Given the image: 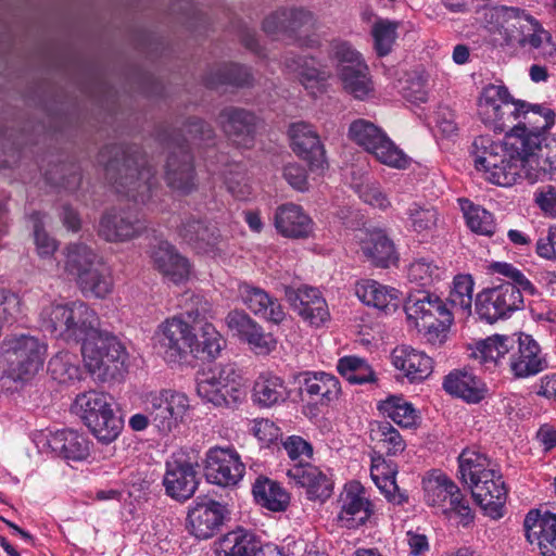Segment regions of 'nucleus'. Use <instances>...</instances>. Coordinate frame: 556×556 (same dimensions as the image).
Listing matches in <instances>:
<instances>
[{
	"label": "nucleus",
	"instance_id": "obj_1",
	"mask_svg": "<svg viewBox=\"0 0 556 556\" xmlns=\"http://www.w3.org/2000/svg\"><path fill=\"white\" fill-rule=\"evenodd\" d=\"M481 121L498 132L508 134V144L519 151H529L546 141V131L555 124V113L547 106L514 100L508 89L488 85L478 101Z\"/></svg>",
	"mask_w": 556,
	"mask_h": 556
},
{
	"label": "nucleus",
	"instance_id": "obj_2",
	"mask_svg": "<svg viewBox=\"0 0 556 556\" xmlns=\"http://www.w3.org/2000/svg\"><path fill=\"white\" fill-rule=\"evenodd\" d=\"M104 167L105 177L117 193L146 203L156 187L155 169L137 146H106L98 155Z\"/></svg>",
	"mask_w": 556,
	"mask_h": 556
},
{
	"label": "nucleus",
	"instance_id": "obj_3",
	"mask_svg": "<svg viewBox=\"0 0 556 556\" xmlns=\"http://www.w3.org/2000/svg\"><path fill=\"white\" fill-rule=\"evenodd\" d=\"M213 137L211 125L199 118L190 119L178 134L168 135L166 140L170 151L165 166V179L172 189L188 193L195 186L193 157L186 142L208 143Z\"/></svg>",
	"mask_w": 556,
	"mask_h": 556
},
{
	"label": "nucleus",
	"instance_id": "obj_4",
	"mask_svg": "<svg viewBox=\"0 0 556 556\" xmlns=\"http://www.w3.org/2000/svg\"><path fill=\"white\" fill-rule=\"evenodd\" d=\"M41 328L55 338L81 344L94 333L98 317L93 309L81 301L50 303L40 312Z\"/></svg>",
	"mask_w": 556,
	"mask_h": 556
},
{
	"label": "nucleus",
	"instance_id": "obj_5",
	"mask_svg": "<svg viewBox=\"0 0 556 556\" xmlns=\"http://www.w3.org/2000/svg\"><path fill=\"white\" fill-rule=\"evenodd\" d=\"M404 309L408 320L421 331L427 341L433 345L442 344L453 324L452 309L439 295L428 291L409 293Z\"/></svg>",
	"mask_w": 556,
	"mask_h": 556
},
{
	"label": "nucleus",
	"instance_id": "obj_6",
	"mask_svg": "<svg viewBox=\"0 0 556 556\" xmlns=\"http://www.w3.org/2000/svg\"><path fill=\"white\" fill-rule=\"evenodd\" d=\"M501 34L508 46L529 47L543 58L553 56L556 53L551 34L525 10L513 7L503 8Z\"/></svg>",
	"mask_w": 556,
	"mask_h": 556
},
{
	"label": "nucleus",
	"instance_id": "obj_7",
	"mask_svg": "<svg viewBox=\"0 0 556 556\" xmlns=\"http://www.w3.org/2000/svg\"><path fill=\"white\" fill-rule=\"evenodd\" d=\"M81 355L88 371L100 380L115 377L128 358L124 344L115 336L99 331L98 327L81 344Z\"/></svg>",
	"mask_w": 556,
	"mask_h": 556
},
{
	"label": "nucleus",
	"instance_id": "obj_8",
	"mask_svg": "<svg viewBox=\"0 0 556 556\" xmlns=\"http://www.w3.org/2000/svg\"><path fill=\"white\" fill-rule=\"evenodd\" d=\"M197 393L217 407H231L245 397V388L233 364L216 365L197 378Z\"/></svg>",
	"mask_w": 556,
	"mask_h": 556
},
{
	"label": "nucleus",
	"instance_id": "obj_9",
	"mask_svg": "<svg viewBox=\"0 0 556 556\" xmlns=\"http://www.w3.org/2000/svg\"><path fill=\"white\" fill-rule=\"evenodd\" d=\"M349 138L382 164L396 168H403L407 164L402 150L370 121L359 118L352 122L349 127Z\"/></svg>",
	"mask_w": 556,
	"mask_h": 556
},
{
	"label": "nucleus",
	"instance_id": "obj_10",
	"mask_svg": "<svg viewBox=\"0 0 556 556\" xmlns=\"http://www.w3.org/2000/svg\"><path fill=\"white\" fill-rule=\"evenodd\" d=\"M156 353L166 363H180L194 352L195 333L180 317L165 319L154 333Z\"/></svg>",
	"mask_w": 556,
	"mask_h": 556
},
{
	"label": "nucleus",
	"instance_id": "obj_11",
	"mask_svg": "<svg viewBox=\"0 0 556 556\" xmlns=\"http://www.w3.org/2000/svg\"><path fill=\"white\" fill-rule=\"evenodd\" d=\"M422 485L428 505L458 514L464 525L472 521L473 516L468 501L446 475L433 471L422 480Z\"/></svg>",
	"mask_w": 556,
	"mask_h": 556
},
{
	"label": "nucleus",
	"instance_id": "obj_12",
	"mask_svg": "<svg viewBox=\"0 0 556 556\" xmlns=\"http://www.w3.org/2000/svg\"><path fill=\"white\" fill-rule=\"evenodd\" d=\"M476 313L488 324L508 318L514 312L521 309L523 298L519 288L513 283H501L478 293Z\"/></svg>",
	"mask_w": 556,
	"mask_h": 556
},
{
	"label": "nucleus",
	"instance_id": "obj_13",
	"mask_svg": "<svg viewBox=\"0 0 556 556\" xmlns=\"http://www.w3.org/2000/svg\"><path fill=\"white\" fill-rule=\"evenodd\" d=\"M2 346L13 366L15 380H28L42 368L46 346L35 337L22 334L5 338Z\"/></svg>",
	"mask_w": 556,
	"mask_h": 556
},
{
	"label": "nucleus",
	"instance_id": "obj_14",
	"mask_svg": "<svg viewBox=\"0 0 556 556\" xmlns=\"http://www.w3.org/2000/svg\"><path fill=\"white\" fill-rule=\"evenodd\" d=\"M147 405L151 424L163 433L170 432L182 422L190 407L187 395L175 390L150 393Z\"/></svg>",
	"mask_w": 556,
	"mask_h": 556
},
{
	"label": "nucleus",
	"instance_id": "obj_15",
	"mask_svg": "<svg viewBox=\"0 0 556 556\" xmlns=\"http://www.w3.org/2000/svg\"><path fill=\"white\" fill-rule=\"evenodd\" d=\"M245 466L232 447H211L205 455L206 480L220 486H233L243 477Z\"/></svg>",
	"mask_w": 556,
	"mask_h": 556
},
{
	"label": "nucleus",
	"instance_id": "obj_16",
	"mask_svg": "<svg viewBox=\"0 0 556 556\" xmlns=\"http://www.w3.org/2000/svg\"><path fill=\"white\" fill-rule=\"evenodd\" d=\"M147 228L146 220L135 210L111 208L101 217L98 233L111 242L131 240Z\"/></svg>",
	"mask_w": 556,
	"mask_h": 556
},
{
	"label": "nucleus",
	"instance_id": "obj_17",
	"mask_svg": "<svg viewBox=\"0 0 556 556\" xmlns=\"http://www.w3.org/2000/svg\"><path fill=\"white\" fill-rule=\"evenodd\" d=\"M227 513L225 505L214 500L198 497L188 511V528L195 538L210 539L219 531Z\"/></svg>",
	"mask_w": 556,
	"mask_h": 556
},
{
	"label": "nucleus",
	"instance_id": "obj_18",
	"mask_svg": "<svg viewBox=\"0 0 556 556\" xmlns=\"http://www.w3.org/2000/svg\"><path fill=\"white\" fill-rule=\"evenodd\" d=\"M526 538L543 556H556V513L530 510L523 521Z\"/></svg>",
	"mask_w": 556,
	"mask_h": 556
},
{
	"label": "nucleus",
	"instance_id": "obj_19",
	"mask_svg": "<svg viewBox=\"0 0 556 556\" xmlns=\"http://www.w3.org/2000/svg\"><path fill=\"white\" fill-rule=\"evenodd\" d=\"M286 298L294 312L312 326L318 327L329 317L327 303L316 288L303 286L293 289L287 287Z\"/></svg>",
	"mask_w": 556,
	"mask_h": 556
},
{
	"label": "nucleus",
	"instance_id": "obj_20",
	"mask_svg": "<svg viewBox=\"0 0 556 556\" xmlns=\"http://www.w3.org/2000/svg\"><path fill=\"white\" fill-rule=\"evenodd\" d=\"M340 503L338 521L343 528L356 529L363 526L371 515V504L358 482L353 481L345 485Z\"/></svg>",
	"mask_w": 556,
	"mask_h": 556
},
{
	"label": "nucleus",
	"instance_id": "obj_21",
	"mask_svg": "<svg viewBox=\"0 0 556 556\" xmlns=\"http://www.w3.org/2000/svg\"><path fill=\"white\" fill-rule=\"evenodd\" d=\"M217 121L224 132L237 146L250 147L253 143L257 125V117L253 112L227 106L219 112Z\"/></svg>",
	"mask_w": 556,
	"mask_h": 556
},
{
	"label": "nucleus",
	"instance_id": "obj_22",
	"mask_svg": "<svg viewBox=\"0 0 556 556\" xmlns=\"http://www.w3.org/2000/svg\"><path fill=\"white\" fill-rule=\"evenodd\" d=\"M472 497L492 518L502 516L507 490L503 477L496 470L485 472L484 476L470 486Z\"/></svg>",
	"mask_w": 556,
	"mask_h": 556
},
{
	"label": "nucleus",
	"instance_id": "obj_23",
	"mask_svg": "<svg viewBox=\"0 0 556 556\" xmlns=\"http://www.w3.org/2000/svg\"><path fill=\"white\" fill-rule=\"evenodd\" d=\"M163 484L170 497L179 501L190 498L198 486L197 471L193 465L187 460L172 458L166 463Z\"/></svg>",
	"mask_w": 556,
	"mask_h": 556
},
{
	"label": "nucleus",
	"instance_id": "obj_24",
	"mask_svg": "<svg viewBox=\"0 0 556 556\" xmlns=\"http://www.w3.org/2000/svg\"><path fill=\"white\" fill-rule=\"evenodd\" d=\"M238 296L254 315L265 318L273 324L278 325L286 318V313L280 302L260 287L248 282H240L238 286Z\"/></svg>",
	"mask_w": 556,
	"mask_h": 556
},
{
	"label": "nucleus",
	"instance_id": "obj_25",
	"mask_svg": "<svg viewBox=\"0 0 556 556\" xmlns=\"http://www.w3.org/2000/svg\"><path fill=\"white\" fill-rule=\"evenodd\" d=\"M153 266L164 278L173 283H181L188 280L190 263L177 249L167 241H160L151 252Z\"/></svg>",
	"mask_w": 556,
	"mask_h": 556
},
{
	"label": "nucleus",
	"instance_id": "obj_26",
	"mask_svg": "<svg viewBox=\"0 0 556 556\" xmlns=\"http://www.w3.org/2000/svg\"><path fill=\"white\" fill-rule=\"evenodd\" d=\"M226 325L235 336L247 341L260 353H269L276 346V340L264 333L262 327L243 311H231L226 316Z\"/></svg>",
	"mask_w": 556,
	"mask_h": 556
},
{
	"label": "nucleus",
	"instance_id": "obj_27",
	"mask_svg": "<svg viewBox=\"0 0 556 556\" xmlns=\"http://www.w3.org/2000/svg\"><path fill=\"white\" fill-rule=\"evenodd\" d=\"M547 362L539 344L528 334L519 337L518 348L509 357V368L516 378H528L543 371Z\"/></svg>",
	"mask_w": 556,
	"mask_h": 556
},
{
	"label": "nucleus",
	"instance_id": "obj_28",
	"mask_svg": "<svg viewBox=\"0 0 556 556\" xmlns=\"http://www.w3.org/2000/svg\"><path fill=\"white\" fill-rule=\"evenodd\" d=\"M292 150L314 168H323L326 163L325 149L319 136L306 123H294L289 128Z\"/></svg>",
	"mask_w": 556,
	"mask_h": 556
},
{
	"label": "nucleus",
	"instance_id": "obj_29",
	"mask_svg": "<svg viewBox=\"0 0 556 556\" xmlns=\"http://www.w3.org/2000/svg\"><path fill=\"white\" fill-rule=\"evenodd\" d=\"M178 233L194 250L204 253L215 251L222 241L220 231L214 224L195 217L185 218Z\"/></svg>",
	"mask_w": 556,
	"mask_h": 556
},
{
	"label": "nucleus",
	"instance_id": "obj_30",
	"mask_svg": "<svg viewBox=\"0 0 556 556\" xmlns=\"http://www.w3.org/2000/svg\"><path fill=\"white\" fill-rule=\"evenodd\" d=\"M314 25V16L304 9H278L263 21V30L269 36H292L303 27Z\"/></svg>",
	"mask_w": 556,
	"mask_h": 556
},
{
	"label": "nucleus",
	"instance_id": "obj_31",
	"mask_svg": "<svg viewBox=\"0 0 556 556\" xmlns=\"http://www.w3.org/2000/svg\"><path fill=\"white\" fill-rule=\"evenodd\" d=\"M392 364L410 381H422L433 369L431 357L408 345H401L391 354Z\"/></svg>",
	"mask_w": 556,
	"mask_h": 556
},
{
	"label": "nucleus",
	"instance_id": "obj_32",
	"mask_svg": "<svg viewBox=\"0 0 556 556\" xmlns=\"http://www.w3.org/2000/svg\"><path fill=\"white\" fill-rule=\"evenodd\" d=\"M443 389L446 393L467 403L481 402L488 392L485 383L469 370L455 369L444 377Z\"/></svg>",
	"mask_w": 556,
	"mask_h": 556
},
{
	"label": "nucleus",
	"instance_id": "obj_33",
	"mask_svg": "<svg viewBox=\"0 0 556 556\" xmlns=\"http://www.w3.org/2000/svg\"><path fill=\"white\" fill-rule=\"evenodd\" d=\"M287 476L296 485L305 488L309 500H327L332 492L330 479L312 464L292 465Z\"/></svg>",
	"mask_w": 556,
	"mask_h": 556
},
{
	"label": "nucleus",
	"instance_id": "obj_34",
	"mask_svg": "<svg viewBox=\"0 0 556 556\" xmlns=\"http://www.w3.org/2000/svg\"><path fill=\"white\" fill-rule=\"evenodd\" d=\"M275 226L278 232L288 238H306L313 230L309 216L293 203L280 205L276 210Z\"/></svg>",
	"mask_w": 556,
	"mask_h": 556
},
{
	"label": "nucleus",
	"instance_id": "obj_35",
	"mask_svg": "<svg viewBox=\"0 0 556 556\" xmlns=\"http://www.w3.org/2000/svg\"><path fill=\"white\" fill-rule=\"evenodd\" d=\"M356 296L366 305L380 311H395L400 305V292L376 280L365 279L355 285Z\"/></svg>",
	"mask_w": 556,
	"mask_h": 556
},
{
	"label": "nucleus",
	"instance_id": "obj_36",
	"mask_svg": "<svg viewBox=\"0 0 556 556\" xmlns=\"http://www.w3.org/2000/svg\"><path fill=\"white\" fill-rule=\"evenodd\" d=\"M301 393L320 405H328L340 393L339 380L330 374L306 372L301 383Z\"/></svg>",
	"mask_w": 556,
	"mask_h": 556
},
{
	"label": "nucleus",
	"instance_id": "obj_37",
	"mask_svg": "<svg viewBox=\"0 0 556 556\" xmlns=\"http://www.w3.org/2000/svg\"><path fill=\"white\" fill-rule=\"evenodd\" d=\"M289 391L282 378L271 374H261L253 384L252 399L261 407H273L283 403Z\"/></svg>",
	"mask_w": 556,
	"mask_h": 556
},
{
	"label": "nucleus",
	"instance_id": "obj_38",
	"mask_svg": "<svg viewBox=\"0 0 556 556\" xmlns=\"http://www.w3.org/2000/svg\"><path fill=\"white\" fill-rule=\"evenodd\" d=\"M476 150V168L496 167V164H506L516 151L508 144V137L504 143L494 142L489 137L481 136L473 141Z\"/></svg>",
	"mask_w": 556,
	"mask_h": 556
},
{
	"label": "nucleus",
	"instance_id": "obj_39",
	"mask_svg": "<svg viewBox=\"0 0 556 556\" xmlns=\"http://www.w3.org/2000/svg\"><path fill=\"white\" fill-rule=\"evenodd\" d=\"M362 251L378 267H389L397 261L394 243L382 230L370 232L362 242Z\"/></svg>",
	"mask_w": 556,
	"mask_h": 556
},
{
	"label": "nucleus",
	"instance_id": "obj_40",
	"mask_svg": "<svg viewBox=\"0 0 556 556\" xmlns=\"http://www.w3.org/2000/svg\"><path fill=\"white\" fill-rule=\"evenodd\" d=\"M51 450L67 459L81 460L89 454L87 439L77 431L64 429L48 439Z\"/></svg>",
	"mask_w": 556,
	"mask_h": 556
},
{
	"label": "nucleus",
	"instance_id": "obj_41",
	"mask_svg": "<svg viewBox=\"0 0 556 556\" xmlns=\"http://www.w3.org/2000/svg\"><path fill=\"white\" fill-rule=\"evenodd\" d=\"M254 500L271 511H285L290 504L288 492L276 481L258 477L252 488Z\"/></svg>",
	"mask_w": 556,
	"mask_h": 556
},
{
	"label": "nucleus",
	"instance_id": "obj_42",
	"mask_svg": "<svg viewBox=\"0 0 556 556\" xmlns=\"http://www.w3.org/2000/svg\"><path fill=\"white\" fill-rule=\"evenodd\" d=\"M78 288L86 296L104 299L113 291V277L111 268L103 260L85 273L80 279L76 281Z\"/></svg>",
	"mask_w": 556,
	"mask_h": 556
},
{
	"label": "nucleus",
	"instance_id": "obj_43",
	"mask_svg": "<svg viewBox=\"0 0 556 556\" xmlns=\"http://www.w3.org/2000/svg\"><path fill=\"white\" fill-rule=\"evenodd\" d=\"M64 254V270L73 276L76 281L102 261L90 247L84 243L68 244Z\"/></svg>",
	"mask_w": 556,
	"mask_h": 556
},
{
	"label": "nucleus",
	"instance_id": "obj_44",
	"mask_svg": "<svg viewBox=\"0 0 556 556\" xmlns=\"http://www.w3.org/2000/svg\"><path fill=\"white\" fill-rule=\"evenodd\" d=\"M249 70L239 64H219L210 70L204 77V84L210 89H217L224 85L247 87L252 84Z\"/></svg>",
	"mask_w": 556,
	"mask_h": 556
},
{
	"label": "nucleus",
	"instance_id": "obj_45",
	"mask_svg": "<svg viewBox=\"0 0 556 556\" xmlns=\"http://www.w3.org/2000/svg\"><path fill=\"white\" fill-rule=\"evenodd\" d=\"M261 549V541L255 534L237 529L225 534L219 541V556H255Z\"/></svg>",
	"mask_w": 556,
	"mask_h": 556
},
{
	"label": "nucleus",
	"instance_id": "obj_46",
	"mask_svg": "<svg viewBox=\"0 0 556 556\" xmlns=\"http://www.w3.org/2000/svg\"><path fill=\"white\" fill-rule=\"evenodd\" d=\"M395 475L396 469L392 463H387L381 457L372 458L370 476L374 482L390 502L402 504L406 496L399 491Z\"/></svg>",
	"mask_w": 556,
	"mask_h": 556
},
{
	"label": "nucleus",
	"instance_id": "obj_47",
	"mask_svg": "<svg viewBox=\"0 0 556 556\" xmlns=\"http://www.w3.org/2000/svg\"><path fill=\"white\" fill-rule=\"evenodd\" d=\"M339 76L344 90L356 99H365L372 90L368 66L364 62H357L355 65H343L339 68Z\"/></svg>",
	"mask_w": 556,
	"mask_h": 556
},
{
	"label": "nucleus",
	"instance_id": "obj_48",
	"mask_svg": "<svg viewBox=\"0 0 556 556\" xmlns=\"http://www.w3.org/2000/svg\"><path fill=\"white\" fill-rule=\"evenodd\" d=\"M407 278L420 287H432L447 278L446 269L438 262L419 257L412 262L407 268Z\"/></svg>",
	"mask_w": 556,
	"mask_h": 556
},
{
	"label": "nucleus",
	"instance_id": "obj_49",
	"mask_svg": "<svg viewBox=\"0 0 556 556\" xmlns=\"http://www.w3.org/2000/svg\"><path fill=\"white\" fill-rule=\"evenodd\" d=\"M113 399L103 392L89 391L78 394L74 407L87 426L91 419H97L112 409Z\"/></svg>",
	"mask_w": 556,
	"mask_h": 556
},
{
	"label": "nucleus",
	"instance_id": "obj_50",
	"mask_svg": "<svg viewBox=\"0 0 556 556\" xmlns=\"http://www.w3.org/2000/svg\"><path fill=\"white\" fill-rule=\"evenodd\" d=\"M459 473L462 480L469 485H473L484 476L485 472H491L494 469L490 468V459L485 454L466 448L458 456Z\"/></svg>",
	"mask_w": 556,
	"mask_h": 556
},
{
	"label": "nucleus",
	"instance_id": "obj_51",
	"mask_svg": "<svg viewBox=\"0 0 556 556\" xmlns=\"http://www.w3.org/2000/svg\"><path fill=\"white\" fill-rule=\"evenodd\" d=\"M380 413L390 418L402 428H412L417 422V412L414 406L402 396H389L378 404Z\"/></svg>",
	"mask_w": 556,
	"mask_h": 556
},
{
	"label": "nucleus",
	"instance_id": "obj_52",
	"mask_svg": "<svg viewBox=\"0 0 556 556\" xmlns=\"http://www.w3.org/2000/svg\"><path fill=\"white\" fill-rule=\"evenodd\" d=\"M477 169L483 174L488 181L494 185L513 186L521 176V172L525 170L523 156L519 153L511 154L506 164H496V167Z\"/></svg>",
	"mask_w": 556,
	"mask_h": 556
},
{
	"label": "nucleus",
	"instance_id": "obj_53",
	"mask_svg": "<svg viewBox=\"0 0 556 556\" xmlns=\"http://www.w3.org/2000/svg\"><path fill=\"white\" fill-rule=\"evenodd\" d=\"M516 153L523 156L525 170L535 164L544 174L556 169V140L551 139L540 142L538 147L531 148L529 151H519L514 149Z\"/></svg>",
	"mask_w": 556,
	"mask_h": 556
},
{
	"label": "nucleus",
	"instance_id": "obj_54",
	"mask_svg": "<svg viewBox=\"0 0 556 556\" xmlns=\"http://www.w3.org/2000/svg\"><path fill=\"white\" fill-rule=\"evenodd\" d=\"M369 435L377 446L387 451L388 455L402 453L406 447L400 432L388 421L370 422Z\"/></svg>",
	"mask_w": 556,
	"mask_h": 556
},
{
	"label": "nucleus",
	"instance_id": "obj_55",
	"mask_svg": "<svg viewBox=\"0 0 556 556\" xmlns=\"http://www.w3.org/2000/svg\"><path fill=\"white\" fill-rule=\"evenodd\" d=\"M286 66L296 73L300 83L307 90H314L318 87L321 81L327 79L325 71L319 70L313 59H306L303 56H286Z\"/></svg>",
	"mask_w": 556,
	"mask_h": 556
},
{
	"label": "nucleus",
	"instance_id": "obj_56",
	"mask_svg": "<svg viewBox=\"0 0 556 556\" xmlns=\"http://www.w3.org/2000/svg\"><path fill=\"white\" fill-rule=\"evenodd\" d=\"M459 203L466 224L471 231L486 237L494 235L496 225L490 212L479 205H475L467 199H460Z\"/></svg>",
	"mask_w": 556,
	"mask_h": 556
},
{
	"label": "nucleus",
	"instance_id": "obj_57",
	"mask_svg": "<svg viewBox=\"0 0 556 556\" xmlns=\"http://www.w3.org/2000/svg\"><path fill=\"white\" fill-rule=\"evenodd\" d=\"M511 343V338L496 334L479 342L473 354L484 365H497L509 352Z\"/></svg>",
	"mask_w": 556,
	"mask_h": 556
},
{
	"label": "nucleus",
	"instance_id": "obj_58",
	"mask_svg": "<svg viewBox=\"0 0 556 556\" xmlns=\"http://www.w3.org/2000/svg\"><path fill=\"white\" fill-rule=\"evenodd\" d=\"M337 368L350 383L363 384L375 381V372L364 358L344 356L339 359Z\"/></svg>",
	"mask_w": 556,
	"mask_h": 556
},
{
	"label": "nucleus",
	"instance_id": "obj_59",
	"mask_svg": "<svg viewBox=\"0 0 556 556\" xmlns=\"http://www.w3.org/2000/svg\"><path fill=\"white\" fill-rule=\"evenodd\" d=\"M48 371L59 383L74 381L79 378L77 357L70 352H59L49 361Z\"/></svg>",
	"mask_w": 556,
	"mask_h": 556
},
{
	"label": "nucleus",
	"instance_id": "obj_60",
	"mask_svg": "<svg viewBox=\"0 0 556 556\" xmlns=\"http://www.w3.org/2000/svg\"><path fill=\"white\" fill-rule=\"evenodd\" d=\"M87 427L98 441L109 444L119 435L123 429V420L112 408L109 412H104L100 418L91 419Z\"/></svg>",
	"mask_w": 556,
	"mask_h": 556
},
{
	"label": "nucleus",
	"instance_id": "obj_61",
	"mask_svg": "<svg viewBox=\"0 0 556 556\" xmlns=\"http://www.w3.org/2000/svg\"><path fill=\"white\" fill-rule=\"evenodd\" d=\"M473 280L470 275H457L454 278L447 302L454 309L470 315L472 306Z\"/></svg>",
	"mask_w": 556,
	"mask_h": 556
},
{
	"label": "nucleus",
	"instance_id": "obj_62",
	"mask_svg": "<svg viewBox=\"0 0 556 556\" xmlns=\"http://www.w3.org/2000/svg\"><path fill=\"white\" fill-rule=\"evenodd\" d=\"M399 23L389 20H378L371 28L374 48L379 56L388 55L397 38Z\"/></svg>",
	"mask_w": 556,
	"mask_h": 556
},
{
	"label": "nucleus",
	"instance_id": "obj_63",
	"mask_svg": "<svg viewBox=\"0 0 556 556\" xmlns=\"http://www.w3.org/2000/svg\"><path fill=\"white\" fill-rule=\"evenodd\" d=\"M33 225L34 243L36 251L41 258H49L56 252L59 244L45 229V215L40 212L30 214Z\"/></svg>",
	"mask_w": 556,
	"mask_h": 556
},
{
	"label": "nucleus",
	"instance_id": "obj_64",
	"mask_svg": "<svg viewBox=\"0 0 556 556\" xmlns=\"http://www.w3.org/2000/svg\"><path fill=\"white\" fill-rule=\"evenodd\" d=\"M224 340L212 324H205L202 327L201 339L195 338L194 352L192 354H203L207 358H215L222 351Z\"/></svg>",
	"mask_w": 556,
	"mask_h": 556
}]
</instances>
